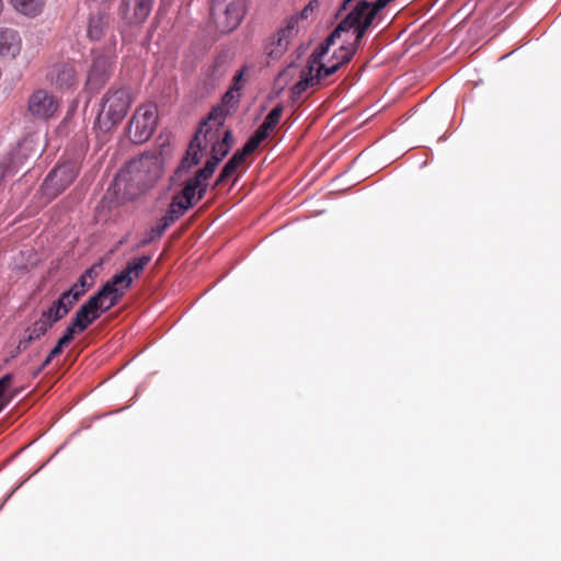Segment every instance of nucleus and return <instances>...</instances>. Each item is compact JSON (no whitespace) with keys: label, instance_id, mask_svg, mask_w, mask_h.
I'll return each mask as SVG.
<instances>
[{"label":"nucleus","instance_id":"nucleus-20","mask_svg":"<svg viewBox=\"0 0 561 561\" xmlns=\"http://www.w3.org/2000/svg\"><path fill=\"white\" fill-rule=\"evenodd\" d=\"M12 374L0 378V412L21 392V389L12 388Z\"/></svg>","mask_w":561,"mask_h":561},{"label":"nucleus","instance_id":"nucleus-16","mask_svg":"<svg viewBox=\"0 0 561 561\" xmlns=\"http://www.w3.org/2000/svg\"><path fill=\"white\" fill-rule=\"evenodd\" d=\"M21 50L19 33L9 27H0V57L13 59Z\"/></svg>","mask_w":561,"mask_h":561},{"label":"nucleus","instance_id":"nucleus-7","mask_svg":"<svg viewBox=\"0 0 561 561\" xmlns=\"http://www.w3.org/2000/svg\"><path fill=\"white\" fill-rule=\"evenodd\" d=\"M58 108V100L46 90H36L28 99V112L37 119L53 117Z\"/></svg>","mask_w":561,"mask_h":561},{"label":"nucleus","instance_id":"nucleus-46","mask_svg":"<svg viewBox=\"0 0 561 561\" xmlns=\"http://www.w3.org/2000/svg\"><path fill=\"white\" fill-rule=\"evenodd\" d=\"M335 42L334 38H331V35H328L327 38L321 43L323 47H325L328 50L330 49L331 45Z\"/></svg>","mask_w":561,"mask_h":561},{"label":"nucleus","instance_id":"nucleus-18","mask_svg":"<svg viewBox=\"0 0 561 561\" xmlns=\"http://www.w3.org/2000/svg\"><path fill=\"white\" fill-rule=\"evenodd\" d=\"M55 323L51 318L45 316L43 310L41 318L26 329V336L20 341L18 347L26 350L30 343L39 340Z\"/></svg>","mask_w":561,"mask_h":561},{"label":"nucleus","instance_id":"nucleus-25","mask_svg":"<svg viewBox=\"0 0 561 561\" xmlns=\"http://www.w3.org/2000/svg\"><path fill=\"white\" fill-rule=\"evenodd\" d=\"M50 82L56 89L61 91H69L78 85V79L76 72H56L50 78Z\"/></svg>","mask_w":561,"mask_h":561},{"label":"nucleus","instance_id":"nucleus-51","mask_svg":"<svg viewBox=\"0 0 561 561\" xmlns=\"http://www.w3.org/2000/svg\"><path fill=\"white\" fill-rule=\"evenodd\" d=\"M366 68V64L362 65L357 70L363 71Z\"/></svg>","mask_w":561,"mask_h":561},{"label":"nucleus","instance_id":"nucleus-23","mask_svg":"<svg viewBox=\"0 0 561 561\" xmlns=\"http://www.w3.org/2000/svg\"><path fill=\"white\" fill-rule=\"evenodd\" d=\"M95 267L92 266L84 271V273L79 277V279L70 287L69 290L80 293V298L84 296V294L94 285V280L96 277Z\"/></svg>","mask_w":561,"mask_h":561},{"label":"nucleus","instance_id":"nucleus-35","mask_svg":"<svg viewBox=\"0 0 561 561\" xmlns=\"http://www.w3.org/2000/svg\"><path fill=\"white\" fill-rule=\"evenodd\" d=\"M370 27H371V25H366V24L352 26V28L354 30L355 38H354V42L352 44H350L348 46H351L352 48H355V50L357 51L365 34L367 33V31Z\"/></svg>","mask_w":561,"mask_h":561},{"label":"nucleus","instance_id":"nucleus-13","mask_svg":"<svg viewBox=\"0 0 561 561\" xmlns=\"http://www.w3.org/2000/svg\"><path fill=\"white\" fill-rule=\"evenodd\" d=\"M150 261L151 256L149 255L134 259L127 263L126 267L121 273L113 276L115 282H118L123 288L128 289L133 284L134 277L138 278Z\"/></svg>","mask_w":561,"mask_h":561},{"label":"nucleus","instance_id":"nucleus-12","mask_svg":"<svg viewBox=\"0 0 561 561\" xmlns=\"http://www.w3.org/2000/svg\"><path fill=\"white\" fill-rule=\"evenodd\" d=\"M79 300L80 293L66 290L58 300L54 301L51 306L45 310V316L51 318L53 322H58L68 314Z\"/></svg>","mask_w":561,"mask_h":561},{"label":"nucleus","instance_id":"nucleus-27","mask_svg":"<svg viewBox=\"0 0 561 561\" xmlns=\"http://www.w3.org/2000/svg\"><path fill=\"white\" fill-rule=\"evenodd\" d=\"M107 81V72H89L85 81V88L89 91L96 93L101 88L105 85Z\"/></svg>","mask_w":561,"mask_h":561},{"label":"nucleus","instance_id":"nucleus-5","mask_svg":"<svg viewBox=\"0 0 561 561\" xmlns=\"http://www.w3.org/2000/svg\"><path fill=\"white\" fill-rule=\"evenodd\" d=\"M102 115L111 125L121 123L133 103V95L126 88L110 89L104 95Z\"/></svg>","mask_w":561,"mask_h":561},{"label":"nucleus","instance_id":"nucleus-52","mask_svg":"<svg viewBox=\"0 0 561 561\" xmlns=\"http://www.w3.org/2000/svg\"><path fill=\"white\" fill-rule=\"evenodd\" d=\"M2 9H3V2H2V0H0V13L2 12Z\"/></svg>","mask_w":561,"mask_h":561},{"label":"nucleus","instance_id":"nucleus-30","mask_svg":"<svg viewBox=\"0 0 561 561\" xmlns=\"http://www.w3.org/2000/svg\"><path fill=\"white\" fill-rule=\"evenodd\" d=\"M105 21L102 15L91 16L88 25V34L92 39H100L103 35Z\"/></svg>","mask_w":561,"mask_h":561},{"label":"nucleus","instance_id":"nucleus-14","mask_svg":"<svg viewBox=\"0 0 561 561\" xmlns=\"http://www.w3.org/2000/svg\"><path fill=\"white\" fill-rule=\"evenodd\" d=\"M376 16L370 10L368 0H358L351 11L343 18L346 24L352 30V26L366 24L373 25Z\"/></svg>","mask_w":561,"mask_h":561},{"label":"nucleus","instance_id":"nucleus-49","mask_svg":"<svg viewBox=\"0 0 561 561\" xmlns=\"http://www.w3.org/2000/svg\"><path fill=\"white\" fill-rule=\"evenodd\" d=\"M343 12H340V9L337 8L335 14H334V19L337 20L341 15H342Z\"/></svg>","mask_w":561,"mask_h":561},{"label":"nucleus","instance_id":"nucleus-45","mask_svg":"<svg viewBox=\"0 0 561 561\" xmlns=\"http://www.w3.org/2000/svg\"><path fill=\"white\" fill-rule=\"evenodd\" d=\"M353 1L354 0H342V2L339 5L340 12L346 11Z\"/></svg>","mask_w":561,"mask_h":561},{"label":"nucleus","instance_id":"nucleus-39","mask_svg":"<svg viewBox=\"0 0 561 561\" xmlns=\"http://www.w3.org/2000/svg\"><path fill=\"white\" fill-rule=\"evenodd\" d=\"M76 333H79L78 328L73 327V320H71L70 324L66 328L62 336L59 340L62 344L69 345L72 342Z\"/></svg>","mask_w":561,"mask_h":561},{"label":"nucleus","instance_id":"nucleus-29","mask_svg":"<svg viewBox=\"0 0 561 561\" xmlns=\"http://www.w3.org/2000/svg\"><path fill=\"white\" fill-rule=\"evenodd\" d=\"M234 57L232 48L227 47L220 50V53L214 58L211 70H219L220 68H228L231 66V61Z\"/></svg>","mask_w":561,"mask_h":561},{"label":"nucleus","instance_id":"nucleus-44","mask_svg":"<svg viewBox=\"0 0 561 561\" xmlns=\"http://www.w3.org/2000/svg\"><path fill=\"white\" fill-rule=\"evenodd\" d=\"M67 346L66 344H62L60 340H58L57 344L54 346V348L49 352V357L50 358H55L56 356H58L61 352H62V348Z\"/></svg>","mask_w":561,"mask_h":561},{"label":"nucleus","instance_id":"nucleus-21","mask_svg":"<svg viewBox=\"0 0 561 561\" xmlns=\"http://www.w3.org/2000/svg\"><path fill=\"white\" fill-rule=\"evenodd\" d=\"M12 374L0 378V412L21 392V389L12 388Z\"/></svg>","mask_w":561,"mask_h":561},{"label":"nucleus","instance_id":"nucleus-50","mask_svg":"<svg viewBox=\"0 0 561 561\" xmlns=\"http://www.w3.org/2000/svg\"><path fill=\"white\" fill-rule=\"evenodd\" d=\"M238 70L245 71V70H249V68L247 65H242V66H240V68Z\"/></svg>","mask_w":561,"mask_h":561},{"label":"nucleus","instance_id":"nucleus-36","mask_svg":"<svg viewBox=\"0 0 561 561\" xmlns=\"http://www.w3.org/2000/svg\"><path fill=\"white\" fill-rule=\"evenodd\" d=\"M238 168L239 167H237L232 161L228 160L218 175L215 185L218 186L226 182L238 170Z\"/></svg>","mask_w":561,"mask_h":561},{"label":"nucleus","instance_id":"nucleus-17","mask_svg":"<svg viewBox=\"0 0 561 561\" xmlns=\"http://www.w3.org/2000/svg\"><path fill=\"white\" fill-rule=\"evenodd\" d=\"M332 72H307L293 88L290 100L296 104L302 95L309 90H314L321 84V81L329 77Z\"/></svg>","mask_w":561,"mask_h":561},{"label":"nucleus","instance_id":"nucleus-6","mask_svg":"<svg viewBox=\"0 0 561 561\" xmlns=\"http://www.w3.org/2000/svg\"><path fill=\"white\" fill-rule=\"evenodd\" d=\"M78 164L73 161H65L54 168L44 181V191L50 197H56L65 191L77 178Z\"/></svg>","mask_w":561,"mask_h":561},{"label":"nucleus","instance_id":"nucleus-22","mask_svg":"<svg viewBox=\"0 0 561 561\" xmlns=\"http://www.w3.org/2000/svg\"><path fill=\"white\" fill-rule=\"evenodd\" d=\"M10 2L20 13L35 16L42 12L45 0H10Z\"/></svg>","mask_w":561,"mask_h":561},{"label":"nucleus","instance_id":"nucleus-19","mask_svg":"<svg viewBox=\"0 0 561 561\" xmlns=\"http://www.w3.org/2000/svg\"><path fill=\"white\" fill-rule=\"evenodd\" d=\"M355 53V48H352L348 45H342L328 60L329 65L321 64L316 70H340L352 60Z\"/></svg>","mask_w":561,"mask_h":561},{"label":"nucleus","instance_id":"nucleus-34","mask_svg":"<svg viewBox=\"0 0 561 561\" xmlns=\"http://www.w3.org/2000/svg\"><path fill=\"white\" fill-rule=\"evenodd\" d=\"M311 46V42L306 44H301L294 53L293 59L286 65L283 70H289L291 68H299L301 66L300 61L306 56L308 49Z\"/></svg>","mask_w":561,"mask_h":561},{"label":"nucleus","instance_id":"nucleus-40","mask_svg":"<svg viewBox=\"0 0 561 561\" xmlns=\"http://www.w3.org/2000/svg\"><path fill=\"white\" fill-rule=\"evenodd\" d=\"M319 0H310L309 3L301 10L298 18H296V22L298 19L305 20L308 19L309 15L319 8ZM295 19V16H293Z\"/></svg>","mask_w":561,"mask_h":561},{"label":"nucleus","instance_id":"nucleus-4","mask_svg":"<svg viewBox=\"0 0 561 561\" xmlns=\"http://www.w3.org/2000/svg\"><path fill=\"white\" fill-rule=\"evenodd\" d=\"M158 114L154 104H145L139 106L130 123H129V137L135 144H142L147 141L157 125Z\"/></svg>","mask_w":561,"mask_h":561},{"label":"nucleus","instance_id":"nucleus-28","mask_svg":"<svg viewBox=\"0 0 561 561\" xmlns=\"http://www.w3.org/2000/svg\"><path fill=\"white\" fill-rule=\"evenodd\" d=\"M328 53L329 50L319 44L313 53L308 56L302 70H316L321 64H324L322 59Z\"/></svg>","mask_w":561,"mask_h":561},{"label":"nucleus","instance_id":"nucleus-31","mask_svg":"<svg viewBox=\"0 0 561 561\" xmlns=\"http://www.w3.org/2000/svg\"><path fill=\"white\" fill-rule=\"evenodd\" d=\"M283 112H284V105L283 104H277L265 117L264 122L262 123V125H264L267 129L270 130H274L275 127L278 125L280 118H282V115H283Z\"/></svg>","mask_w":561,"mask_h":561},{"label":"nucleus","instance_id":"nucleus-26","mask_svg":"<svg viewBox=\"0 0 561 561\" xmlns=\"http://www.w3.org/2000/svg\"><path fill=\"white\" fill-rule=\"evenodd\" d=\"M116 64V56L108 49L95 55L90 70H108L115 68Z\"/></svg>","mask_w":561,"mask_h":561},{"label":"nucleus","instance_id":"nucleus-32","mask_svg":"<svg viewBox=\"0 0 561 561\" xmlns=\"http://www.w3.org/2000/svg\"><path fill=\"white\" fill-rule=\"evenodd\" d=\"M271 133H272V130L267 129L264 125H261L255 130L253 136H251L248 139V141H247L248 149L252 148L255 151L257 149V147L261 145V142L264 141L270 136Z\"/></svg>","mask_w":561,"mask_h":561},{"label":"nucleus","instance_id":"nucleus-43","mask_svg":"<svg viewBox=\"0 0 561 561\" xmlns=\"http://www.w3.org/2000/svg\"><path fill=\"white\" fill-rule=\"evenodd\" d=\"M351 31L350 26L346 24V22L342 19L340 23L335 26V28L329 34L331 35V38H339L341 37V34L344 32Z\"/></svg>","mask_w":561,"mask_h":561},{"label":"nucleus","instance_id":"nucleus-2","mask_svg":"<svg viewBox=\"0 0 561 561\" xmlns=\"http://www.w3.org/2000/svg\"><path fill=\"white\" fill-rule=\"evenodd\" d=\"M244 72H238L233 78V84L222 96V105L215 107L208 115V117L203 121L201 128L195 134L194 138L191 140L188 148L186 150L185 156L182 158L179 168L176 169V175L181 176L182 173L187 172L191 168L197 165L202 160V146L204 142V135L206 133L207 127H211L214 129H219L218 133L220 135L219 139H222L224 133L228 129H222L227 115L229 114L230 108H233L240 99V89H241V80Z\"/></svg>","mask_w":561,"mask_h":561},{"label":"nucleus","instance_id":"nucleus-42","mask_svg":"<svg viewBox=\"0 0 561 561\" xmlns=\"http://www.w3.org/2000/svg\"><path fill=\"white\" fill-rule=\"evenodd\" d=\"M192 53L195 55L194 58H191L190 56L186 58L185 62H186V67H190V68H197L199 67V64H198V59H199V56L203 55V48L201 47H194V49L192 50Z\"/></svg>","mask_w":561,"mask_h":561},{"label":"nucleus","instance_id":"nucleus-8","mask_svg":"<svg viewBox=\"0 0 561 561\" xmlns=\"http://www.w3.org/2000/svg\"><path fill=\"white\" fill-rule=\"evenodd\" d=\"M125 290L126 289L123 288L118 282H115L114 277H112L89 299H94L95 306L102 313H104L119 302L122 297L125 295Z\"/></svg>","mask_w":561,"mask_h":561},{"label":"nucleus","instance_id":"nucleus-1","mask_svg":"<svg viewBox=\"0 0 561 561\" xmlns=\"http://www.w3.org/2000/svg\"><path fill=\"white\" fill-rule=\"evenodd\" d=\"M218 130V128H206L201 154L203 156L209 147L210 157L202 169L196 171L192 178L184 182L183 188L175 195L191 207L205 196L208 180L213 176L218 163L229 153L233 145L231 130L225 131L222 139H219L220 135Z\"/></svg>","mask_w":561,"mask_h":561},{"label":"nucleus","instance_id":"nucleus-47","mask_svg":"<svg viewBox=\"0 0 561 561\" xmlns=\"http://www.w3.org/2000/svg\"><path fill=\"white\" fill-rule=\"evenodd\" d=\"M54 358H50L49 355L44 359V362L42 363L41 367L42 368H46L53 360Z\"/></svg>","mask_w":561,"mask_h":561},{"label":"nucleus","instance_id":"nucleus-41","mask_svg":"<svg viewBox=\"0 0 561 561\" xmlns=\"http://www.w3.org/2000/svg\"><path fill=\"white\" fill-rule=\"evenodd\" d=\"M391 2H393V0L369 1L370 10H371V12H374V15L377 16Z\"/></svg>","mask_w":561,"mask_h":561},{"label":"nucleus","instance_id":"nucleus-48","mask_svg":"<svg viewBox=\"0 0 561 561\" xmlns=\"http://www.w3.org/2000/svg\"><path fill=\"white\" fill-rule=\"evenodd\" d=\"M43 370L44 368H42L41 366L34 369V371L32 373L33 377H37Z\"/></svg>","mask_w":561,"mask_h":561},{"label":"nucleus","instance_id":"nucleus-9","mask_svg":"<svg viewBox=\"0 0 561 561\" xmlns=\"http://www.w3.org/2000/svg\"><path fill=\"white\" fill-rule=\"evenodd\" d=\"M131 172H137L135 180L141 182L145 188L150 187L161 176V168L158 161L150 157H145L134 161L130 165Z\"/></svg>","mask_w":561,"mask_h":561},{"label":"nucleus","instance_id":"nucleus-38","mask_svg":"<svg viewBox=\"0 0 561 561\" xmlns=\"http://www.w3.org/2000/svg\"><path fill=\"white\" fill-rule=\"evenodd\" d=\"M253 152L254 150L252 148L248 149V144L245 142L243 147L237 150L229 160L232 161L237 167H240L244 163L245 158Z\"/></svg>","mask_w":561,"mask_h":561},{"label":"nucleus","instance_id":"nucleus-33","mask_svg":"<svg viewBox=\"0 0 561 561\" xmlns=\"http://www.w3.org/2000/svg\"><path fill=\"white\" fill-rule=\"evenodd\" d=\"M169 227V222L161 218L160 222L156 227L151 228V230L148 233V237L139 243V247H145L151 243L152 241L159 239Z\"/></svg>","mask_w":561,"mask_h":561},{"label":"nucleus","instance_id":"nucleus-3","mask_svg":"<svg viewBox=\"0 0 561 561\" xmlns=\"http://www.w3.org/2000/svg\"><path fill=\"white\" fill-rule=\"evenodd\" d=\"M244 13V0H211L210 18L221 33H230L236 30Z\"/></svg>","mask_w":561,"mask_h":561},{"label":"nucleus","instance_id":"nucleus-11","mask_svg":"<svg viewBox=\"0 0 561 561\" xmlns=\"http://www.w3.org/2000/svg\"><path fill=\"white\" fill-rule=\"evenodd\" d=\"M153 0H123L121 13L129 24L142 23L149 15Z\"/></svg>","mask_w":561,"mask_h":561},{"label":"nucleus","instance_id":"nucleus-24","mask_svg":"<svg viewBox=\"0 0 561 561\" xmlns=\"http://www.w3.org/2000/svg\"><path fill=\"white\" fill-rule=\"evenodd\" d=\"M190 208L192 207L183 203V201H181L179 197L174 195L165 215L162 218L171 226L173 222L180 219Z\"/></svg>","mask_w":561,"mask_h":561},{"label":"nucleus","instance_id":"nucleus-37","mask_svg":"<svg viewBox=\"0 0 561 561\" xmlns=\"http://www.w3.org/2000/svg\"><path fill=\"white\" fill-rule=\"evenodd\" d=\"M238 168L239 167H237L232 161L228 160L218 175L215 185L218 186L226 182L238 170Z\"/></svg>","mask_w":561,"mask_h":561},{"label":"nucleus","instance_id":"nucleus-10","mask_svg":"<svg viewBox=\"0 0 561 561\" xmlns=\"http://www.w3.org/2000/svg\"><path fill=\"white\" fill-rule=\"evenodd\" d=\"M296 25V19L291 18L285 28H282L277 33V39L273 41L270 47L266 48L265 57L261 61V67L272 66L271 60L279 59L288 45V36Z\"/></svg>","mask_w":561,"mask_h":561},{"label":"nucleus","instance_id":"nucleus-15","mask_svg":"<svg viewBox=\"0 0 561 561\" xmlns=\"http://www.w3.org/2000/svg\"><path fill=\"white\" fill-rule=\"evenodd\" d=\"M102 312L95 306L94 299H88L75 313L73 327L78 328V332L87 330L95 320L101 317Z\"/></svg>","mask_w":561,"mask_h":561}]
</instances>
